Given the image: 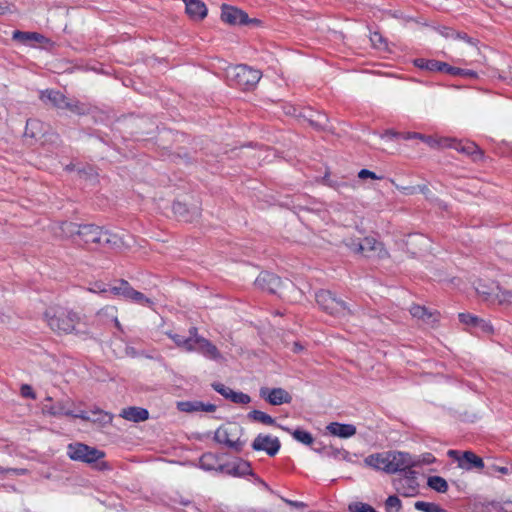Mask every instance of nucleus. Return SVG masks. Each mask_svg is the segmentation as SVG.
<instances>
[{
  "label": "nucleus",
  "mask_w": 512,
  "mask_h": 512,
  "mask_svg": "<svg viewBox=\"0 0 512 512\" xmlns=\"http://www.w3.org/2000/svg\"><path fill=\"white\" fill-rule=\"evenodd\" d=\"M365 465L378 471H383L387 474H396L404 472L407 474L405 479H400L397 482V489L401 490L403 483L409 484V492H404L406 496L413 495L416 492V473L411 469L418 466L419 461L415 456L402 451H385L368 455L364 459Z\"/></svg>",
  "instance_id": "nucleus-1"
},
{
  "label": "nucleus",
  "mask_w": 512,
  "mask_h": 512,
  "mask_svg": "<svg viewBox=\"0 0 512 512\" xmlns=\"http://www.w3.org/2000/svg\"><path fill=\"white\" fill-rule=\"evenodd\" d=\"M61 233L55 232L58 236L79 238L78 244L81 242L89 249L97 248H120L124 245L123 239L114 233L103 230L102 228L87 224L77 225L71 222H63L58 227Z\"/></svg>",
  "instance_id": "nucleus-2"
},
{
  "label": "nucleus",
  "mask_w": 512,
  "mask_h": 512,
  "mask_svg": "<svg viewBox=\"0 0 512 512\" xmlns=\"http://www.w3.org/2000/svg\"><path fill=\"white\" fill-rule=\"evenodd\" d=\"M45 319L51 330L58 334H68L76 331L79 316L63 307H50L45 312Z\"/></svg>",
  "instance_id": "nucleus-3"
},
{
  "label": "nucleus",
  "mask_w": 512,
  "mask_h": 512,
  "mask_svg": "<svg viewBox=\"0 0 512 512\" xmlns=\"http://www.w3.org/2000/svg\"><path fill=\"white\" fill-rule=\"evenodd\" d=\"M43 410L51 416H71L86 421L101 422L104 424L112 421V416L102 411L93 412V414L97 416L96 418H91L86 411L75 412L72 409V403L70 400L59 401L51 406L45 405Z\"/></svg>",
  "instance_id": "nucleus-4"
},
{
  "label": "nucleus",
  "mask_w": 512,
  "mask_h": 512,
  "mask_svg": "<svg viewBox=\"0 0 512 512\" xmlns=\"http://www.w3.org/2000/svg\"><path fill=\"white\" fill-rule=\"evenodd\" d=\"M261 76L259 70L244 64L230 66L226 70V77L232 85L247 90L255 87Z\"/></svg>",
  "instance_id": "nucleus-5"
},
{
  "label": "nucleus",
  "mask_w": 512,
  "mask_h": 512,
  "mask_svg": "<svg viewBox=\"0 0 512 512\" xmlns=\"http://www.w3.org/2000/svg\"><path fill=\"white\" fill-rule=\"evenodd\" d=\"M421 141L426 143L431 148L442 147V148H453L457 151L468 155H480L481 152L478 146L473 142H462L452 138H439L436 139L432 136L423 135Z\"/></svg>",
  "instance_id": "nucleus-6"
},
{
  "label": "nucleus",
  "mask_w": 512,
  "mask_h": 512,
  "mask_svg": "<svg viewBox=\"0 0 512 512\" xmlns=\"http://www.w3.org/2000/svg\"><path fill=\"white\" fill-rule=\"evenodd\" d=\"M315 298L321 309L333 316L346 317L351 313L346 303L340 299H337L328 290H319L315 294Z\"/></svg>",
  "instance_id": "nucleus-7"
},
{
  "label": "nucleus",
  "mask_w": 512,
  "mask_h": 512,
  "mask_svg": "<svg viewBox=\"0 0 512 512\" xmlns=\"http://www.w3.org/2000/svg\"><path fill=\"white\" fill-rule=\"evenodd\" d=\"M67 454L70 459L85 463H94L105 456L103 451L83 443L69 444Z\"/></svg>",
  "instance_id": "nucleus-8"
},
{
  "label": "nucleus",
  "mask_w": 512,
  "mask_h": 512,
  "mask_svg": "<svg viewBox=\"0 0 512 512\" xmlns=\"http://www.w3.org/2000/svg\"><path fill=\"white\" fill-rule=\"evenodd\" d=\"M111 293L141 306L152 308L154 305V301L151 298L133 289L125 280H121L119 285L112 286Z\"/></svg>",
  "instance_id": "nucleus-9"
},
{
  "label": "nucleus",
  "mask_w": 512,
  "mask_h": 512,
  "mask_svg": "<svg viewBox=\"0 0 512 512\" xmlns=\"http://www.w3.org/2000/svg\"><path fill=\"white\" fill-rule=\"evenodd\" d=\"M40 99L45 103L59 109H68L75 113H82V108L78 102L69 101L61 92L55 90H44L40 92Z\"/></svg>",
  "instance_id": "nucleus-10"
},
{
  "label": "nucleus",
  "mask_w": 512,
  "mask_h": 512,
  "mask_svg": "<svg viewBox=\"0 0 512 512\" xmlns=\"http://www.w3.org/2000/svg\"><path fill=\"white\" fill-rule=\"evenodd\" d=\"M214 440L236 451H240L243 443L238 436V427L235 425H224L214 433Z\"/></svg>",
  "instance_id": "nucleus-11"
},
{
  "label": "nucleus",
  "mask_w": 512,
  "mask_h": 512,
  "mask_svg": "<svg viewBox=\"0 0 512 512\" xmlns=\"http://www.w3.org/2000/svg\"><path fill=\"white\" fill-rule=\"evenodd\" d=\"M448 456L457 461L459 468L463 470H481L485 468L483 459L472 451H464L462 454L457 450H449Z\"/></svg>",
  "instance_id": "nucleus-12"
},
{
  "label": "nucleus",
  "mask_w": 512,
  "mask_h": 512,
  "mask_svg": "<svg viewBox=\"0 0 512 512\" xmlns=\"http://www.w3.org/2000/svg\"><path fill=\"white\" fill-rule=\"evenodd\" d=\"M346 245L351 251L361 253L366 257L373 255L382 256L383 252L382 243L373 237H366L361 241L351 240L347 242Z\"/></svg>",
  "instance_id": "nucleus-13"
},
{
  "label": "nucleus",
  "mask_w": 512,
  "mask_h": 512,
  "mask_svg": "<svg viewBox=\"0 0 512 512\" xmlns=\"http://www.w3.org/2000/svg\"><path fill=\"white\" fill-rule=\"evenodd\" d=\"M281 444L277 437L259 434L252 443L255 451H264L269 456H275L280 450Z\"/></svg>",
  "instance_id": "nucleus-14"
},
{
  "label": "nucleus",
  "mask_w": 512,
  "mask_h": 512,
  "mask_svg": "<svg viewBox=\"0 0 512 512\" xmlns=\"http://www.w3.org/2000/svg\"><path fill=\"white\" fill-rule=\"evenodd\" d=\"M259 393L261 398L274 406L289 404L292 401V396L283 388L262 387Z\"/></svg>",
  "instance_id": "nucleus-15"
},
{
  "label": "nucleus",
  "mask_w": 512,
  "mask_h": 512,
  "mask_svg": "<svg viewBox=\"0 0 512 512\" xmlns=\"http://www.w3.org/2000/svg\"><path fill=\"white\" fill-rule=\"evenodd\" d=\"M195 344L193 345V352H197L204 357L211 360H219L221 359V354L217 347L208 339L200 336L198 331L195 334Z\"/></svg>",
  "instance_id": "nucleus-16"
},
{
  "label": "nucleus",
  "mask_w": 512,
  "mask_h": 512,
  "mask_svg": "<svg viewBox=\"0 0 512 512\" xmlns=\"http://www.w3.org/2000/svg\"><path fill=\"white\" fill-rule=\"evenodd\" d=\"M283 281L271 272H262L255 280V285L270 293H280Z\"/></svg>",
  "instance_id": "nucleus-17"
},
{
  "label": "nucleus",
  "mask_w": 512,
  "mask_h": 512,
  "mask_svg": "<svg viewBox=\"0 0 512 512\" xmlns=\"http://www.w3.org/2000/svg\"><path fill=\"white\" fill-rule=\"evenodd\" d=\"M221 19L230 25H243L250 21L244 11L229 5L222 6Z\"/></svg>",
  "instance_id": "nucleus-18"
},
{
  "label": "nucleus",
  "mask_w": 512,
  "mask_h": 512,
  "mask_svg": "<svg viewBox=\"0 0 512 512\" xmlns=\"http://www.w3.org/2000/svg\"><path fill=\"white\" fill-rule=\"evenodd\" d=\"M226 473L236 477L251 475L254 477L255 483L262 485L264 488H268L267 484L262 479L254 475L250 464L247 461L239 460L232 463L231 465H228L226 468Z\"/></svg>",
  "instance_id": "nucleus-19"
},
{
  "label": "nucleus",
  "mask_w": 512,
  "mask_h": 512,
  "mask_svg": "<svg viewBox=\"0 0 512 512\" xmlns=\"http://www.w3.org/2000/svg\"><path fill=\"white\" fill-rule=\"evenodd\" d=\"M196 332H197V328L191 327L189 329L188 337L174 333L172 331L166 332V335L175 343V345L178 348H180L186 352H193V350H194L193 345L195 344L194 338H195Z\"/></svg>",
  "instance_id": "nucleus-20"
},
{
  "label": "nucleus",
  "mask_w": 512,
  "mask_h": 512,
  "mask_svg": "<svg viewBox=\"0 0 512 512\" xmlns=\"http://www.w3.org/2000/svg\"><path fill=\"white\" fill-rule=\"evenodd\" d=\"M327 432L335 437L347 439L356 434V427L352 424L332 422L326 426Z\"/></svg>",
  "instance_id": "nucleus-21"
},
{
  "label": "nucleus",
  "mask_w": 512,
  "mask_h": 512,
  "mask_svg": "<svg viewBox=\"0 0 512 512\" xmlns=\"http://www.w3.org/2000/svg\"><path fill=\"white\" fill-rule=\"evenodd\" d=\"M177 408L182 412H214L216 410V406L211 403H204L201 401H181L177 403Z\"/></svg>",
  "instance_id": "nucleus-22"
},
{
  "label": "nucleus",
  "mask_w": 512,
  "mask_h": 512,
  "mask_svg": "<svg viewBox=\"0 0 512 512\" xmlns=\"http://www.w3.org/2000/svg\"><path fill=\"white\" fill-rule=\"evenodd\" d=\"M120 416L135 423L143 422L149 418V412L141 407H128L121 411Z\"/></svg>",
  "instance_id": "nucleus-23"
},
{
  "label": "nucleus",
  "mask_w": 512,
  "mask_h": 512,
  "mask_svg": "<svg viewBox=\"0 0 512 512\" xmlns=\"http://www.w3.org/2000/svg\"><path fill=\"white\" fill-rule=\"evenodd\" d=\"M187 14L194 19H203L207 15V8L200 0H183Z\"/></svg>",
  "instance_id": "nucleus-24"
},
{
  "label": "nucleus",
  "mask_w": 512,
  "mask_h": 512,
  "mask_svg": "<svg viewBox=\"0 0 512 512\" xmlns=\"http://www.w3.org/2000/svg\"><path fill=\"white\" fill-rule=\"evenodd\" d=\"M280 428L283 429L284 431L290 433L296 441H298L304 445L310 446L314 442V438H313L312 434L309 433L308 431H305V430H302L299 428L292 430V429H290L288 427H284V426H280Z\"/></svg>",
  "instance_id": "nucleus-25"
},
{
  "label": "nucleus",
  "mask_w": 512,
  "mask_h": 512,
  "mask_svg": "<svg viewBox=\"0 0 512 512\" xmlns=\"http://www.w3.org/2000/svg\"><path fill=\"white\" fill-rule=\"evenodd\" d=\"M13 39L22 43H27L28 41L42 43L45 40V37L36 32H22L17 30L13 32Z\"/></svg>",
  "instance_id": "nucleus-26"
},
{
  "label": "nucleus",
  "mask_w": 512,
  "mask_h": 512,
  "mask_svg": "<svg viewBox=\"0 0 512 512\" xmlns=\"http://www.w3.org/2000/svg\"><path fill=\"white\" fill-rule=\"evenodd\" d=\"M98 316L103 321L111 320L112 322H114L115 326L118 329H121V324H120V322L118 321V318H117V309H116V307H114V306H106V307L102 308L101 310H99Z\"/></svg>",
  "instance_id": "nucleus-27"
},
{
  "label": "nucleus",
  "mask_w": 512,
  "mask_h": 512,
  "mask_svg": "<svg viewBox=\"0 0 512 512\" xmlns=\"http://www.w3.org/2000/svg\"><path fill=\"white\" fill-rule=\"evenodd\" d=\"M413 317L423 320L426 323H432L436 320L435 316L428 312L427 309L420 305H414L410 308Z\"/></svg>",
  "instance_id": "nucleus-28"
},
{
  "label": "nucleus",
  "mask_w": 512,
  "mask_h": 512,
  "mask_svg": "<svg viewBox=\"0 0 512 512\" xmlns=\"http://www.w3.org/2000/svg\"><path fill=\"white\" fill-rule=\"evenodd\" d=\"M414 65L420 69H425L428 71H438L441 69V66L444 67L442 61L438 60H430L424 58H418L414 60Z\"/></svg>",
  "instance_id": "nucleus-29"
},
{
  "label": "nucleus",
  "mask_w": 512,
  "mask_h": 512,
  "mask_svg": "<svg viewBox=\"0 0 512 512\" xmlns=\"http://www.w3.org/2000/svg\"><path fill=\"white\" fill-rule=\"evenodd\" d=\"M427 485L438 493H445L448 490L447 481L440 476H430L427 480Z\"/></svg>",
  "instance_id": "nucleus-30"
},
{
  "label": "nucleus",
  "mask_w": 512,
  "mask_h": 512,
  "mask_svg": "<svg viewBox=\"0 0 512 512\" xmlns=\"http://www.w3.org/2000/svg\"><path fill=\"white\" fill-rule=\"evenodd\" d=\"M248 418L255 422H260L265 425H274L275 419L267 413L260 410H252L248 413Z\"/></svg>",
  "instance_id": "nucleus-31"
},
{
  "label": "nucleus",
  "mask_w": 512,
  "mask_h": 512,
  "mask_svg": "<svg viewBox=\"0 0 512 512\" xmlns=\"http://www.w3.org/2000/svg\"><path fill=\"white\" fill-rule=\"evenodd\" d=\"M494 300L500 305L512 306V292L498 287L494 293Z\"/></svg>",
  "instance_id": "nucleus-32"
},
{
  "label": "nucleus",
  "mask_w": 512,
  "mask_h": 512,
  "mask_svg": "<svg viewBox=\"0 0 512 512\" xmlns=\"http://www.w3.org/2000/svg\"><path fill=\"white\" fill-rule=\"evenodd\" d=\"M414 507L416 510L422 512H445L439 505L432 502L417 501Z\"/></svg>",
  "instance_id": "nucleus-33"
},
{
  "label": "nucleus",
  "mask_w": 512,
  "mask_h": 512,
  "mask_svg": "<svg viewBox=\"0 0 512 512\" xmlns=\"http://www.w3.org/2000/svg\"><path fill=\"white\" fill-rule=\"evenodd\" d=\"M487 476L494 477L497 473L502 475H507L509 473V468L506 466H499L496 463H488L485 465V472Z\"/></svg>",
  "instance_id": "nucleus-34"
},
{
  "label": "nucleus",
  "mask_w": 512,
  "mask_h": 512,
  "mask_svg": "<svg viewBox=\"0 0 512 512\" xmlns=\"http://www.w3.org/2000/svg\"><path fill=\"white\" fill-rule=\"evenodd\" d=\"M215 457L211 453L204 454L199 460V466L205 471L217 470L215 464Z\"/></svg>",
  "instance_id": "nucleus-35"
},
{
  "label": "nucleus",
  "mask_w": 512,
  "mask_h": 512,
  "mask_svg": "<svg viewBox=\"0 0 512 512\" xmlns=\"http://www.w3.org/2000/svg\"><path fill=\"white\" fill-rule=\"evenodd\" d=\"M227 399L233 403L242 405H246L251 402V397L248 394L234 390L231 391Z\"/></svg>",
  "instance_id": "nucleus-36"
},
{
  "label": "nucleus",
  "mask_w": 512,
  "mask_h": 512,
  "mask_svg": "<svg viewBox=\"0 0 512 512\" xmlns=\"http://www.w3.org/2000/svg\"><path fill=\"white\" fill-rule=\"evenodd\" d=\"M401 509V501L397 496H389L385 501V512H398Z\"/></svg>",
  "instance_id": "nucleus-37"
},
{
  "label": "nucleus",
  "mask_w": 512,
  "mask_h": 512,
  "mask_svg": "<svg viewBox=\"0 0 512 512\" xmlns=\"http://www.w3.org/2000/svg\"><path fill=\"white\" fill-rule=\"evenodd\" d=\"M112 287H108L105 283L101 281L93 282L89 285L87 290L92 293H98V294H106L108 292H111Z\"/></svg>",
  "instance_id": "nucleus-38"
},
{
  "label": "nucleus",
  "mask_w": 512,
  "mask_h": 512,
  "mask_svg": "<svg viewBox=\"0 0 512 512\" xmlns=\"http://www.w3.org/2000/svg\"><path fill=\"white\" fill-rule=\"evenodd\" d=\"M349 511L350 512H377L371 505L362 503V502L351 503L349 505Z\"/></svg>",
  "instance_id": "nucleus-39"
},
{
  "label": "nucleus",
  "mask_w": 512,
  "mask_h": 512,
  "mask_svg": "<svg viewBox=\"0 0 512 512\" xmlns=\"http://www.w3.org/2000/svg\"><path fill=\"white\" fill-rule=\"evenodd\" d=\"M459 319L462 323H465V324H472V325H480L481 323L484 324V321L471 315V314H466V313H461L459 314Z\"/></svg>",
  "instance_id": "nucleus-40"
},
{
  "label": "nucleus",
  "mask_w": 512,
  "mask_h": 512,
  "mask_svg": "<svg viewBox=\"0 0 512 512\" xmlns=\"http://www.w3.org/2000/svg\"><path fill=\"white\" fill-rule=\"evenodd\" d=\"M213 389L221 394L224 398H228L229 394L231 393L232 389L225 386L222 383H213L212 384Z\"/></svg>",
  "instance_id": "nucleus-41"
},
{
  "label": "nucleus",
  "mask_w": 512,
  "mask_h": 512,
  "mask_svg": "<svg viewBox=\"0 0 512 512\" xmlns=\"http://www.w3.org/2000/svg\"><path fill=\"white\" fill-rule=\"evenodd\" d=\"M173 211L175 214L179 215L180 217H182L185 221H192V218H188L184 215V213L186 212V207L184 204L180 203V202H176L173 204Z\"/></svg>",
  "instance_id": "nucleus-42"
},
{
  "label": "nucleus",
  "mask_w": 512,
  "mask_h": 512,
  "mask_svg": "<svg viewBox=\"0 0 512 512\" xmlns=\"http://www.w3.org/2000/svg\"><path fill=\"white\" fill-rule=\"evenodd\" d=\"M442 64L444 65V67L441 66V69H439V72H445L447 74L454 75V76L460 75V73H461L460 68L453 67L446 62H442Z\"/></svg>",
  "instance_id": "nucleus-43"
},
{
  "label": "nucleus",
  "mask_w": 512,
  "mask_h": 512,
  "mask_svg": "<svg viewBox=\"0 0 512 512\" xmlns=\"http://www.w3.org/2000/svg\"><path fill=\"white\" fill-rule=\"evenodd\" d=\"M415 459L419 461L418 466L432 464L436 461L435 457L430 453L423 454L420 457H415Z\"/></svg>",
  "instance_id": "nucleus-44"
},
{
  "label": "nucleus",
  "mask_w": 512,
  "mask_h": 512,
  "mask_svg": "<svg viewBox=\"0 0 512 512\" xmlns=\"http://www.w3.org/2000/svg\"><path fill=\"white\" fill-rule=\"evenodd\" d=\"M20 393L24 398L35 399L36 394L34 393L32 387L28 384H23L20 389Z\"/></svg>",
  "instance_id": "nucleus-45"
},
{
  "label": "nucleus",
  "mask_w": 512,
  "mask_h": 512,
  "mask_svg": "<svg viewBox=\"0 0 512 512\" xmlns=\"http://www.w3.org/2000/svg\"><path fill=\"white\" fill-rule=\"evenodd\" d=\"M358 177L360 179H367V178H370V179H382L381 176H377L374 172L368 170V169H362L358 172Z\"/></svg>",
  "instance_id": "nucleus-46"
},
{
  "label": "nucleus",
  "mask_w": 512,
  "mask_h": 512,
  "mask_svg": "<svg viewBox=\"0 0 512 512\" xmlns=\"http://www.w3.org/2000/svg\"><path fill=\"white\" fill-rule=\"evenodd\" d=\"M311 124L315 125L317 128H324L326 125V116L319 113L316 120H311Z\"/></svg>",
  "instance_id": "nucleus-47"
},
{
  "label": "nucleus",
  "mask_w": 512,
  "mask_h": 512,
  "mask_svg": "<svg viewBox=\"0 0 512 512\" xmlns=\"http://www.w3.org/2000/svg\"><path fill=\"white\" fill-rule=\"evenodd\" d=\"M423 134L417 132H404L401 134V138L404 140L419 139L421 140Z\"/></svg>",
  "instance_id": "nucleus-48"
},
{
  "label": "nucleus",
  "mask_w": 512,
  "mask_h": 512,
  "mask_svg": "<svg viewBox=\"0 0 512 512\" xmlns=\"http://www.w3.org/2000/svg\"><path fill=\"white\" fill-rule=\"evenodd\" d=\"M440 33L442 36L446 38H454L455 30L449 27H442L440 30Z\"/></svg>",
  "instance_id": "nucleus-49"
},
{
  "label": "nucleus",
  "mask_w": 512,
  "mask_h": 512,
  "mask_svg": "<svg viewBox=\"0 0 512 512\" xmlns=\"http://www.w3.org/2000/svg\"><path fill=\"white\" fill-rule=\"evenodd\" d=\"M283 501L285 503H287L288 505H290L292 507H295L297 509H302V508L306 507V504L304 502H301V501H293V500H289V499H285V498H283Z\"/></svg>",
  "instance_id": "nucleus-50"
},
{
  "label": "nucleus",
  "mask_w": 512,
  "mask_h": 512,
  "mask_svg": "<svg viewBox=\"0 0 512 512\" xmlns=\"http://www.w3.org/2000/svg\"><path fill=\"white\" fill-rule=\"evenodd\" d=\"M401 134L402 133H399V132H396V131H393V130H387L384 134H383V138H389V139H394V138H401Z\"/></svg>",
  "instance_id": "nucleus-51"
},
{
  "label": "nucleus",
  "mask_w": 512,
  "mask_h": 512,
  "mask_svg": "<svg viewBox=\"0 0 512 512\" xmlns=\"http://www.w3.org/2000/svg\"><path fill=\"white\" fill-rule=\"evenodd\" d=\"M454 38H458V39H461V40L466 41L468 43H472V39L470 37H468V35L465 34V33H460V32H456L455 31Z\"/></svg>",
  "instance_id": "nucleus-52"
},
{
  "label": "nucleus",
  "mask_w": 512,
  "mask_h": 512,
  "mask_svg": "<svg viewBox=\"0 0 512 512\" xmlns=\"http://www.w3.org/2000/svg\"><path fill=\"white\" fill-rule=\"evenodd\" d=\"M460 71H461V73H460L459 76H466V77H476L477 76L476 72L473 71V70L461 69L460 68Z\"/></svg>",
  "instance_id": "nucleus-53"
},
{
  "label": "nucleus",
  "mask_w": 512,
  "mask_h": 512,
  "mask_svg": "<svg viewBox=\"0 0 512 512\" xmlns=\"http://www.w3.org/2000/svg\"><path fill=\"white\" fill-rule=\"evenodd\" d=\"M371 40L374 44H376V42H382V36L378 33H374Z\"/></svg>",
  "instance_id": "nucleus-54"
},
{
  "label": "nucleus",
  "mask_w": 512,
  "mask_h": 512,
  "mask_svg": "<svg viewBox=\"0 0 512 512\" xmlns=\"http://www.w3.org/2000/svg\"><path fill=\"white\" fill-rule=\"evenodd\" d=\"M500 508L503 509L505 512H512V503L507 502L504 505H502Z\"/></svg>",
  "instance_id": "nucleus-55"
},
{
  "label": "nucleus",
  "mask_w": 512,
  "mask_h": 512,
  "mask_svg": "<svg viewBox=\"0 0 512 512\" xmlns=\"http://www.w3.org/2000/svg\"><path fill=\"white\" fill-rule=\"evenodd\" d=\"M397 188H398L399 190H401L402 192H404L405 194H411V193H413V191H412V190H413V188H409V187H399V186H397Z\"/></svg>",
  "instance_id": "nucleus-56"
},
{
  "label": "nucleus",
  "mask_w": 512,
  "mask_h": 512,
  "mask_svg": "<svg viewBox=\"0 0 512 512\" xmlns=\"http://www.w3.org/2000/svg\"><path fill=\"white\" fill-rule=\"evenodd\" d=\"M10 471H11V469H6V468L0 466V474H4V473L10 472Z\"/></svg>",
  "instance_id": "nucleus-57"
},
{
  "label": "nucleus",
  "mask_w": 512,
  "mask_h": 512,
  "mask_svg": "<svg viewBox=\"0 0 512 512\" xmlns=\"http://www.w3.org/2000/svg\"><path fill=\"white\" fill-rule=\"evenodd\" d=\"M181 504L184 505V506H187V505L190 504V501L189 500H182Z\"/></svg>",
  "instance_id": "nucleus-58"
},
{
  "label": "nucleus",
  "mask_w": 512,
  "mask_h": 512,
  "mask_svg": "<svg viewBox=\"0 0 512 512\" xmlns=\"http://www.w3.org/2000/svg\"><path fill=\"white\" fill-rule=\"evenodd\" d=\"M483 327H484L485 329H487L488 331H491V330H492V327H491L490 325H488V324H484V325H483Z\"/></svg>",
  "instance_id": "nucleus-59"
},
{
  "label": "nucleus",
  "mask_w": 512,
  "mask_h": 512,
  "mask_svg": "<svg viewBox=\"0 0 512 512\" xmlns=\"http://www.w3.org/2000/svg\"><path fill=\"white\" fill-rule=\"evenodd\" d=\"M295 349H296V350H300V349H301V347H300L298 344H295Z\"/></svg>",
  "instance_id": "nucleus-60"
},
{
  "label": "nucleus",
  "mask_w": 512,
  "mask_h": 512,
  "mask_svg": "<svg viewBox=\"0 0 512 512\" xmlns=\"http://www.w3.org/2000/svg\"><path fill=\"white\" fill-rule=\"evenodd\" d=\"M218 468H219V470H221V471L224 469V467H223L222 465H220Z\"/></svg>",
  "instance_id": "nucleus-61"
},
{
  "label": "nucleus",
  "mask_w": 512,
  "mask_h": 512,
  "mask_svg": "<svg viewBox=\"0 0 512 512\" xmlns=\"http://www.w3.org/2000/svg\"><path fill=\"white\" fill-rule=\"evenodd\" d=\"M0 10H2V7L0 6Z\"/></svg>",
  "instance_id": "nucleus-62"
}]
</instances>
